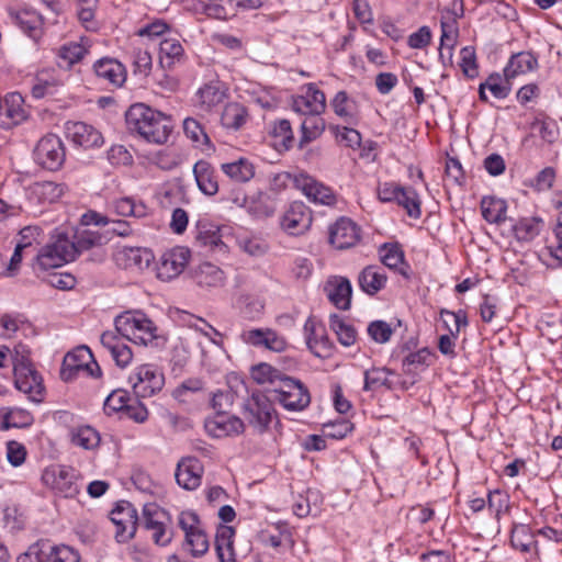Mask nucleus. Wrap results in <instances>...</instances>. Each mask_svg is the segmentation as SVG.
Segmentation results:
<instances>
[{
    "label": "nucleus",
    "mask_w": 562,
    "mask_h": 562,
    "mask_svg": "<svg viewBox=\"0 0 562 562\" xmlns=\"http://www.w3.org/2000/svg\"><path fill=\"white\" fill-rule=\"evenodd\" d=\"M153 65L151 55L146 49H135L133 54L134 74L138 76H148Z\"/></svg>",
    "instance_id": "56"
},
{
    "label": "nucleus",
    "mask_w": 562,
    "mask_h": 562,
    "mask_svg": "<svg viewBox=\"0 0 562 562\" xmlns=\"http://www.w3.org/2000/svg\"><path fill=\"white\" fill-rule=\"evenodd\" d=\"M33 416L30 412L19 407L0 408V429L25 428L33 424Z\"/></svg>",
    "instance_id": "28"
},
{
    "label": "nucleus",
    "mask_w": 562,
    "mask_h": 562,
    "mask_svg": "<svg viewBox=\"0 0 562 562\" xmlns=\"http://www.w3.org/2000/svg\"><path fill=\"white\" fill-rule=\"evenodd\" d=\"M87 53V48L79 43L65 44L58 50L59 66L71 67L80 61Z\"/></svg>",
    "instance_id": "47"
},
{
    "label": "nucleus",
    "mask_w": 562,
    "mask_h": 562,
    "mask_svg": "<svg viewBox=\"0 0 562 562\" xmlns=\"http://www.w3.org/2000/svg\"><path fill=\"white\" fill-rule=\"evenodd\" d=\"M108 239L99 232L85 229L75 235L71 244L75 248V257L77 258L82 251L89 250L92 247L105 244Z\"/></svg>",
    "instance_id": "39"
},
{
    "label": "nucleus",
    "mask_w": 562,
    "mask_h": 562,
    "mask_svg": "<svg viewBox=\"0 0 562 562\" xmlns=\"http://www.w3.org/2000/svg\"><path fill=\"white\" fill-rule=\"evenodd\" d=\"M93 69L95 75L103 81L117 88L121 87L126 79L124 66L113 58H102L94 63Z\"/></svg>",
    "instance_id": "21"
},
{
    "label": "nucleus",
    "mask_w": 562,
    "mask_h": 562,
    "mask_svg": "<svg viewBox=\"0 0 562 562\" xmlns=\"http://www.w3.org/2000/svg\"><path fill=\"white\" fill-rule=\"evenodd\" d=\"M204 468L195 457L182 458L176 469V481L184 490L193 491L201 485Z\"/></svg>",
    "instance_id": "12"
},
{
    "label": "nucleus",
    "mask_w": 562,
    "mask_h": 562,
    "mask_svg": "<svg viewBox=\"0 0 562 562\" xmlns=\"http://www.w3.org/2000/svg\"><path fill=\"white\" fill-rule=\"evenodd\" d=\"M13 372L16 389L27 394L31 401L41 402L44 390L42 376L29 362H25L24 356H22L21 361L15 362Z\"/></svg>",
    "instance_id": "8"
},
{
    "label": "nucleus",
    "mask_w": 562,
    "mask_h": 562,
    "mask_svg": "<svg viewBox=\"0 0 562 562\" xmlns=\"http://www.w3.org/2000/svg\"><path fill=\"white\" fill-rule=\"evenodd\" d=\"M387 277L384 268L376 265L364 267L358 276L360 289L368 295H374L386 284Z\"/></svg>",
    "instance_id": "22"
},
{
    "label": "nucleus",
    "mask_w": 562,
    "mask_h": 562,
    "mask_svg": "<svg viewBox=\"0 0 562 562\" xmlns=\"http://www.w3.org/2000/svg\"><path fill=\"white\" fill-rule=\"evenodd\" d=\"M312 224V215L302 202H294L284 213L281 225L290 235H300L306 232Z\"/></svg>",
    "instance_id": "14"
},
{
    "label": "nucleus",
    "mask_w": 562,
    "mask_h": 562,
    "mask_svg": "<svg viewBox=\"0 0 562 562\" xmlns=\"http://www.w3.org/2000/svg\"><path fill=\"white\" fill-rule=\"evenodd\" d=\"M542 226V220L539 217H525L519 220L514 226V233L517 239L529 241L539 235Z\"/></svg>",
    "instance_id": "42"
},
{
    "label": "nucleus",
    "mask_w": 562,
    "mask_h": 562,
    "mask_svg": "<svg viewBox=\"0 0 562 562\" xmlns=\"http://www.w3.org/2000/svg\"><path fill=\"white\" fill-rule=\"evenodd\" d=\"M360 239V229L355 222L340 217L329 228V243L337 249L355 246Z\"/></svg>",
    "instance_id": "13"
},
{
    "label": "nucleus",
    "mask_w": 562,
    "mask_h": 562,
    "mask_svg": "<svg viewBox=\"0 0 562 562\" xmlns=\"http://www.w3.org/2000/svg\"><path fill=\"white\" fill-rule=\"evenodd\" d=\"M248 113L246 108L237 102H232L225 105L221 122L225 128L239 130L247 120Z\"/></svg>",
    "instance_id": "37"
},
{
    "label": "nucleus",
    "mask_w": 562,
    "mask_h": 562,
    "mask_svg": "<svg viewBox=\"0 0 562 562\" xmlns=\"http://www.w3.org/2000/svg\"><path fill=\"white\" fill-rule=\"evenodd\" d=\"M483 218L491 224H502L506 221L507 204L494 196H484L481 201Z\"/></svg>",
    "instance_id": "33"
},
{
    "label": "nucleus",
    "mask_w": 562,
    "mask_h": 562,
    "mask_svg": "<svg viewBox=\"0 0 562 562\" xmlns=\"http://www.w3.org/2000/svg\"><path fill=\"white\" fill-rule=\"evenodd\" d=\"M198 95L202 104L211 108L222 102L224 91L221 89L218 82H210L199 89Z\"/></svg>",
    "instance_id": "52"
},
{
    "label": "nucleus",
    "mask_w": 562,
    "mask_h": 562,
    "mask_svg": "<svg viewBox=\"0 0 562 562\" xmlns=\"http://www.w3.org/2000/svg\"><path fill=\"white\" fill-rule=\"evenodd\" d=\"M306 117L301 124V138L299 147L303 148L306 144L316 139L323 133L325 128L324 120L321 119L319 114H305Z\"/></svg>",
    "instance_id": "38"
},
{
    "label": "nucleus",
    "mask_w": 562,
    "mask_h": 562,
    "mask_svg": "<svg viewBox=\"0 0 562 562\" xmlns=\"http://www.w3.org/2000/svg\"><path fill=\"white\" fill-rule=\"evenodd\" d=\"M15 25L34 41L42 36L43 18L33 10H22L12 15Z\"/></svg>",
    "instance_id": "25"
},
{
    "label": "nucleus",
    "mask_w": 562,
    "mask_h": 562,
    "mask_svg": "<svg viewBox=\"0 0 562 562\" xmlns=\"http://www.w3.org/2000/svg\"><path fill=\"white\" fill-rule=\"evenodd\" d=\"M190 251L184 247H177L162 254L157 265V277L162 281L177 278L186 268Z\"/></svg>",
    "instance_id": "11"
},
{
    "label": "nucleus",
    "mask_w": 562,
    "mask_h": 562,
    "mask_svg": "<svg viewBox=\"0 0 562 562\" xmlns=\"http://www.w3.org/2000/svg\"><path fill=\"white\" fill-rule=\"evenodd\" d=\"M46 483L64 497H74L79 493V486L76 482V474L72 469L59 467L56 470L47 471L44 474Z\"/></svg>",
    "instance_id": "16"
},
{
    "label": "nucleus",
    "mask_w": 562,
    "mask_h": 562,
    "mask_svg": "<svg viewBox=\"0 0 562 562\" xmlns=\"http://www.w3.org/2000/svg\"><path fill=\"white\" fill-rule=\"evenodd\" d=\"M330 104L338 116L349 123L352 121L355 102L348 97L346 91L337 92Z\"/></svg>",
    "instance_id": "51"
},
{
    "label": "nucleus",
    "mask_w": 562,
    "mask_h": 562,
    "mask_svg": "<svg viewBox=\"0 0 562 562\" xmlns=\"http://www.w3.org/2000/svg\"><path fill=\"white\" fill-rule=\"evenodd\" d=\"M44 562H80L79 553L66 544L55 546L48 540H43Z\"/></svg>",
    "instance_id": "30"
},
{
    "label": "nucleus",
    "mask_w": 562,
    "mask_h": 562,
    "mask_svg": "<svg viewBox=\"0 0 562 562\" xmlns=\"http://www.w3.org/2000/svg\"><path fill=\"white\" fill-rule=\"evenodd\" d=\"M273 402L269 392L254 391L244 403L246 420L259 432L267 430L276 415Z\"/></svg>",
    "instance_id": "3"
},
{
    "label": "nucleus",
    "mask_w": 562,
    "mask_h": 562,
    "mask_svg": "<svg viewBox=\"0 0 562 562\" xmlns=\"http://www.w3.org/2000/svg\"><path fill=\"white\" fill-rule=\"evenodd\" d=\"M272 136L277 147H281L284 150L290 149L294 143V136L290 121L280 120L276 122L272 130Z\"/></svg>",
    "instance_id": "49"
},
{
    "label": "nucleus",
    "mask_w": 562,
    "mask_h": 562,
    "mask_svg": "<svg viewBox=\"0 0 562 562\" xmlns=\"http://www.w3.org/2000/svg\"><path fill=\"white\" fill-rule=\"evenodd\" d=\"M72 139L76 144L85 147H97L103 143V137L93 126L82 122L74 124Z\"/></svg>",
    "instance_id": "35"
},
{
    "label": "nucleus",
    "mask_w": 562,
    "mask_h": 562,
    "mask_svg": "<svg viewBox=\"0 0 562 562\" xmlns=\"http://www.w3.org/2000/svg\"><path fill=\"white\" fill-rule=\"evenodd\" d=\"M330 328L337 335L339 342L344 346H351L356 341V329L347 324L340 316L331 315L329 321Z\"/></svg>",
    "instance_id": "44"
},
{
    "label": "nucleus",
    "mask_w": 562,
    "mask_h": 562,
    "mask_svg": "<svg viewBox=\"0 0 562 562\" xmlns=\"http://www.w3.org/2000/svg\"><path fill=\"white\" fill-rule=\"evenodd\" d=\"M71 442L87 450L94 449L100 443L99 432L90 426H79L70 431Z\"/></svg>",
    "instance_id": "40"
},
{
    "label": "nucleus",
    "mask_w": 562,
    "mask_h": 562,
    "mask_svg": "<svg viewBox=\"0 0 562 562\" xmlns=\"http://www.w3.org/2000/svg\"><path fill=\"white\" fill-rule=\"evenodd\" d=\"M183 56V47L176 38H164L159 43V61L164 68H171Z\"/></svg>",
    "instance_id": "36"
},
{
    "label": "nucleus",
    "mask_w": 562,
    "mask_h": 562,
    "mask_svg": "<svg viewBox=\"0 0 562 562\" xmlns=\"http://www.w3.org/2000/svg\"><path fill=\"white\" fill-rule=\"evenodd\" d=\"M130 401L131 398L126 391L115 390L105 398L104 412L108 415H111L113 413L126 411L130 405Z\"/></svg>",
    "instance_id": "53"
},
{
    "label": "nucleus",
    "mask_w": 562,
    "mask_h": 562,
    "mask_svg": "<svg viewBox=\"0 0 562 562\" xmlns=\"http://www.w3.org/2000/svg\"><path fill=\"white\" fill-rule=\"evenodd\" d=\"M461 55V68L463 74L469 78H474L477 76V65L475 50L473 47L467 46L463 47L460 52Z\"/></svg>",
    "instance_id": "59"
},
{
    "label": "nucleus",
    "mask_w": 562,
    "mask_h": 562,
    "mask_svg": "<svg viewBox=\"0 0 562 562\" xmlns=\"http://www.w3.org/2000/svg\"><path fill=\"white\" fill-rule=\"evenodd\" d=\"M369 336L379 344H385L390 340L393 329L384 321H374L368 326Z\"/></svg>",
    "instance_id": "58"
},
{
    "label": "nucleus",
    "mask_w": 562,
    "mask_h": 562,
    "mask_svg": "<svg viewBox=\"0 0 562 562\" xmlns=\"http://www.w3.org/2000/svg\"><path fill=\"white\" fill-rule=\"evenodd\" d=\"M294 182L313 202L330 205L335 201L331 190L307 175L295 177Z\"/></svg>",
    "instance_id": "20"
},
{
    "label": "nucleus",
    "mask_w": 562,
    "mask_h": 562,
    "mask_svg": "<svg viewBox=\"0 0 562 562\" xmlns=\"http://www.w3.org/2000/svg\"><path fill=\"white\" fill-rule=\"evenodd\" d=\"M537 67V58L528 52L513 55L504 69L506 81H510L517 75L533 70Z\"/></svg>",
    "instance_id": "32"
},
{
    "label": "nucleus",
    "mask_w": 562,
    "mask_h": 562,
    "mask_svg": "<svg viewBox=\"0 0 562 562\" xmlns=\"http://www.w3.org/2000/svg\"><path fill=\"white\" fill-rule=\"evenodd\" d=\"M304 331L306 337V344L308 348L318 357L321 352L317 350L318 345L326 347L328 339L323 335H318L316 324L312 318H308L304 324Z\"/></svg>",
    "instance_id": "55"
},
{
    "label": "nucleus",
    "mask_w": 562,
    "mask_h": 562,
    "mask_svg": "<svg viewBox=\"0 0 562 562\" xmlns=\"http://www.w3.org/2000/svg\"><path fill=\"white\" fill-rule=\"evenodd\" d=\"M44 248L49 249L50 252L56 255H61V257H64V263L76 259L71 240L65 234L54 236L52 241L44 246Z\"/></svg>",
    "instance_id": "48"
},
{
    "label": "nucleus",
    "mask_w": 562,
    "mask_h": 562,
    "mask_svg": "<svg viewBox=\"0 0 562 562\" xmlns=\"http://www.w3.org/2000/svg\"><path fill=\"white\" fill-rule=\"evenodd\" d=\"M110 518L116 526L115 538L119 542H126L134 537L138 525V516L130 502H119L111 512Z\"/></svg>",
    "instance_id": "9"
},
{
    "label": "nucleus",
    "mask_w": 562,
    "mask_h": 562,
    "mask_svg": "<svg viewBox=\"0 0 562 562\" xmlns=\"http://www.w3.org/2000/svg\"><path fill=\"white\" fill-rule=\"evenodd\" d=\"M114 326L115 331H104L100 342L120 368L127 367L133 360V351L123 338L143 346L153 345L158 338L156 325L139 311L120 314L114 319Z\"/></svg>",
    "instance_id": "1"
},
{
    "label": "nucleus",
    "mask_w": 562,
    "mask_h": 562,
    "mask_svg": "<svg viewBox=\"0 0 562 562\" xmlns=\"http://www.w3.org/2000/svg\"><path fill=\"white\" fill-rule=\"evenodd\" d=\"M92 360V353L86 346L76 348L68 352L63 360L60 369V378L65 382L74 380L79 372H83L87 362Z\"/></svg>",
    "instance_id": "18"
},
{
    "label": "nucleus",
    "mask_w": 562,
    "mask_h": 562,
    "mask_svg": "<svg viewBox=\"0 0 562 562\" xmlns=\"http://www.w3.org/2000/svg\"><path fill=\"white\" fill-rule=\"evenodd\" d=\"M236 243L243 252L251 257H261L268 250V244L263 239L255 236H239L237 237Z\"/></svg>",
    "instance_id": "50"
},
{
    "label": "nucleus",
    "mask_w": 562,
    "mask_h": 562,
    "mask_svg": "<svg viewBox=\"0 0 562 562\" xmlns=\"http://www.w3.org/2000/svg\"><path fill=\"white\" fill-rule=\"evenodd\" d=\"M198 278L200 284L216 286L223 283L224 273L217 267L206 265Z\"/></svg>",
    "instance_id": "62"
},
{
    "label": "nucleus",
    "mask_w": 562,
    "mask_h": 562,
    "mask_svg": "<svg viewBox=\"0 0 562 562\" xmlns=\"http://www.w3.org/2000/svg\"><path fill=\"white\" fill-rule=\"evenodd\" d=\"M143 527L151 531V539L158 546L169 544L173 538L171 528V517L161 507L156 504H146L143 508Z\"/></svg>",
    "instance_id": "5"
},
{
    "label": "nucleus",
    "mask_w": 562,
    "mask_h": 562,
    "mask_svg": "<svg viewBox=\"0 0 562 562\" xmlns=\"http://www.w3.org/2000/svg\"><path fill=\"white\" fill-rule=\"evenodd\" d=\"M510 543L515 549L521 552H529L535 546L536 540L527 525L518 524L512 529Z\"/></svg>",
    "instance_id": "43"
},
{
    "label": "nucleus",
    "mask_w": 562,
    "mask_h": 562,
    "mask_svg": "<svg viewBox=\"0 0 562 562\" xmlns=\"http://www.w3.org/2000/svg\"><path fill=\"white\" fill-rule=\"evenodd\" d=\"M234 402V395L229 391H217L211 400L212 408L215 413H227Z\"/></svg>",
    "instance_id": "64"
},
{
    "label": "nucleus",
    "mask_w": 562,
    "mask_h": 562,
    "mask_svg": "<svg viewBox=\"0 0 562 562\" xmlns=\"http://www.w3.org/2000/svg\"><path fill=\"white\" fill-rule=\"evenodd\" d=\"M327 296L329 301L340 310H348L351 301V284L346 278H337L335 281L329 282Z\"/></svg>",
    "instance_id": "27"
},
{
    "label": "nucleus",
    "mask_w": 562,
    "mask_h": 562,
    "mask_svg": "<svg viewBox=\"0 0 562 562\" xmlns=\"http://www.w3.org/2000/svg\"><path fill=\"white\" fill-rule=\"evenodd\" d=\"M125 122L131 133L154 144H165L172 131L170 117L144 103L131 105L125 113Z\"/></svg>",
    "instance_id": "2"
},
{
    "label": "nucleus",
    "mask_w": 562,
    "mask_h": 562,
    "mask_svg": "<svg viewBox=\"0 0 562 562\" xmlns=\"http://www.w3.org/2000/svg\"><path fill=\"white\" fill-rule=\"evenodd\" d=\"M153 259L151 252L138 247L124 248L116 254V261L125 268L144 269Z\"/></svg>",
    "instance_id": "31"
},
{
    "label": "nucleus",
    "mask_w": 562,
    "mask_h": 562,
    "mask_svg": "<svg viewBox=\"0 0 562 562\" xmlns=\"http://www.w3.org/2000/svg\"><path fill=\"white\" fill-rule=\"evenodd\" d=\"M221 168L229 179L238 183L248 182L255 176V167L246 158L223 164Z\"/></svg>",
    "instance_id": "34"
},
{
    "label": "nucleus",
    "mask_w": 562,
    "mask_h": 562,
    "mask_svg": "<svg viewBox=\"0 0 562 562\" xmlns=\"http://www.w3.org/2000/svg\"><path fill=\"white\" fill-rule=\"evenodd\" d=\"M285 374L269 363H259L251 370V376L260 384L270 383L277 386Z\"/></svg>",
    "instance_id": "45"
},
{
    "label": "nucleus",
    "mask_w": 562,
    "mask_h": 562,
    "mask_svg": "<svg viewBox=\"0 0 562 562\" xmlns=\"http://www.w3.org/2000/svg\"><path fill=\"white\" fill-rule=\"evenodd\" d=\"M179 526L186 533L183 549L189 551L193 557L199 558L209 550V540L203 530L187 525L186 519H180Z\"/></svg>",
    "instance_id": "23"
},
{
    "label": "nucleus",
    "mask_w": 562,
    "mask_h": 562,
    "mask_svg": "<svg viewBox=\"0 0 562 562\" xmlns=\"http://www.w3.org/2000/svg\"><path fill=\"white\" fill-rule=\"evenodd\" d=\"M392 373L391 370L385 368H372L364 372V391H376L382 386L391 389L389 383V375Z\"/></svg>",
    "instance_id": "46"
},
{
    "label": "nucleus",
    "mask_w": 562,
    "mask_h": 562,
    "mask_svg": "<svg viewBox=\"0 0 562 562\" xmlns=\"http://www.w3.org/2000/svg\"><path fill=\"white\" fill-rule=\"evenodd\" d=\"M394 202L402 206L409 217L418 218L422 214L420 200L413 188L401 187L397 199Z\"/></svg>",
    "instance_id": "41"
},
{
    "label": "nucleus",
    "mask_w": 562,
    "mask_h": 562,
    "mask_svg": "<svg viewBox=\"0 0 562 562\" xmlns=\"http://www.w3.org/2000/svg\"><path fill=\"white\" fill-rule=\"evenodd\" d=\"M115 212L122 216H134L145 217L147 215V209L143 203L136 204L130 198H122L114 204Z\"/></svg>",
    "instance_id": "54"
},
{
    "label": "nucleus",
    "mask_w": 562,
    "mask_h": 562,
    "mask_svg": "<svg viewBox=\"0 0 562 562\" xmlns=\"http://www.w3.org/2000/svg\"><path fill=\"white\" fill-rule=\"evenodd\" d=\"M190 327L194 328L196 331L201 333L204 337H206L212 344L222 347L223 342L221 340L222 334L214 328L211 324H209L203 318H196L194 324H191Z\"/></svg>",
    "instance_id": "60"
},
{
    "label": "nucleus",
    "mask_w": 562,
    "mask_h": 562,
    "mask_svg": "<svg viewBox=\"0 0 562 562\" xmlns=\"http://www.w3.org/2000/svg\"><path fill=\"white\" fill-rule=\"evenodd\" d=\"M183 131L184 134L196 144H206L209 142V136L200 122L192 117H187L183 121Z\"/></svg>",
    "instance_id": "57"
},
{
    "label": "nucleus",
    "mask_w": 562,
    "mask_h": 562,
    "mask_svg": "<svg viewBox=\"0 0 562 562\" xmlns=\"http://www.w3.org/2000/svg\"><path fill=\"white\" fill-rule=\"evenodd\" d=\"M36 262L42 270L58 268L65 265L61 255L50 252L49 249H45L44 247L36 255Z\"/></svg>",
    "instance_id": "61"
},
{
    "label": "nucleus",
    "mask_w": 562,
    "mask_h": 562,
    "mask_svg": "<svg viewBox=\"0 0 562 562\" xmlns=\"http://www.w3.org/2000/svg\"><path fill=\"white\" fill-rule=\"evenodd\" d=\"M352 430V424L348 420H339L324 425V431L327 437L342 439Z\"/></svg>",
    "instance_id": "63"
},
{
    "label": "nucleus",
    "mask_w": 562,
    "mask_h": 562,
    "mask_svg": "<svg viewBox=\"0 0 562 562\" xmlns=\"http://www.w3.org/2000/svg\"><path fill=\"white\" fill-rule=\"evenodd\" d=\"M379 255L383 266L400 272L406 279L409 278L405 270L407 265L404 261V252L397 244H383L379 249Z\"/></svg>",
    "instance_id": "29"
},
{
    "label": "nucleus",
    "mask_w": 562,
    "mask_h": 562,
    "mask_svg": "<svg viewBox=\"0 0 562 562\" xmlns=\"http://www.w3.org/2000/svg\"><path fill=\"white\" fill-rule=\"evenodd\" d=\"M65 189L66 187L63 183L53 181L35 182L30 188V199L40 204H52L64 195Z\"/></svg>",
    "instance_id": "24"
},
{
    "label": "nucleus",
    "mask_w": 562,
    "mask_h": 562,
    "mask_svg": "<svg viewBox=\"0 0 562 562\" xmlns=\"http://www.w3.org/2000/svg\"><path fill=\"white\" fill-rule=\"evenodd\" d=\"M325 108V93L312 83L308 85L304 95H299L293 101V110L301 114H321Z\"/></svg>",
    "instance_id": "19"
},
{
    "label": "nucleus",
    "mask_w": 562,
    "mask_h": 562,
    "mask_svg": "<svg viewBox=\"0 0 562 562\" xmlns=\"http://www.w3.org/2000/svg\"><path fill=\"white\" fill-rule=\"evenodd\" d=\"M240 339L252 347L274 352H282L288 347L285 338L270 328L245 329L240 334Z\"/></svg>",
    "instance_id": "10"
},
{
    "label": "nucleus",
    "mask_w": 562,
    "mask_h": 562,
    "mask_svg": "<svg viewBox=\"0 0 562 562\" xmlns=\"http://www.w3.org/2000/svg\"><path fill=\"white\" fill-rule=\"evenodd\" d=\"M23 103V97L19 92H12L5 95L0 112V126L2 128H12L26 120L27 113Z\"/></svg>",
    "instance_id": "15"
},
{
    "label": "nucleus",
    "mask_w": 562,
    "mask_h": 562,
    "mask_svg": "<svg viewBox=\"0 0 562 562\" xmlns=\"http://www.w3.org/2000/svg\"><path fill=\"white\" fill-rule=\"evenodd\" d=\"M269 393L274 402H279L288 411H302L311 402L310 393L303 383L288 375L269 390Z\"/></svg>",
    "instance_id": "4"
},
{
    "label": "nucleus",
    "mask_w": 562,
    "mask_h": 562,
    "mask_svg": "<svg viewBox=\"0 0 562 562\" xmlns=\"http://www.w3.org/2000/svg\"><path fill=\"white\" fill-rule=\"evenodd\" d=\"M35 161L43 168L58 170L66 158L64 143L55 134H47L42 137L34 149Z\"/></svg>",
    "instance_id": "7"
},
{
    "label": "nucleus",
    "mask_w": 562,
    "mask_h": 562,
    "mask_svg": "<svg viewBox=\"0 0 562 562\" xmlns=\"http://www.w3.org/2000/svg\"><path fill=\"white\" fill-rule=\"evenodd\" d=\"M193 175L199 189L206 195H214L218 192V183L214 169L206 160H199L193 167Z\"/></svg>",
    "instance_id": "26"
},
{
    "label": "nucleus",
    "mask_w": 562,
    "mask_h": 562,
    "mask_svg": "<svg viewBox=\"0 0 562 562\" xmlns=\"http://www.w3.org/2000/svg\"><path fill=\"white\" fill-rule=\"evenodd\" d=\"M244 422L236 416H228L226 413H217L205 420L206 431L215 437L239 435L244 431Z\"/></svg>",
    "instance_id": "17"
},
{
    "label": "nucleus",
    "mask_w": 562,
    "mask_h": 562,
    "mask_svg": "<svg viewBox=\"0 0 562 562\" xmlns=\"http://www.w3.org/2000/svg\"><path fill=\"white\" fill-rule=\"evenodd\" d=\"M137 397H150L160 392L165 384L164 373L154 364H142L128 378Z\"/></svg>",
    "instance_id": "6"
}]
</instances>
